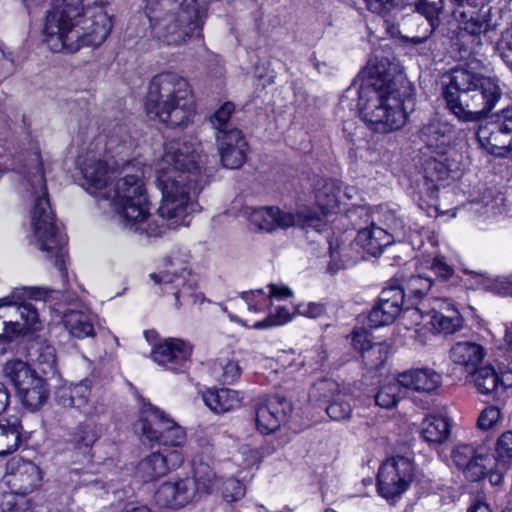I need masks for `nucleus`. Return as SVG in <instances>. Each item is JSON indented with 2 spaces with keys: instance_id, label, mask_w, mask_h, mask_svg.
<instances>
[{
  "instance_id": "f257e3e1",
  "label": "nucleus",
  "mask_w": 512,
  "mask_h": 512,
  "mask_svg": "<svg viewBox=\"0 0 512 512\" xmlns=\"http://www.w3.org/2000/svg\"><path fill=\"white\" fill-rule=\"evenodd\" d=\"M203 159L198 143L173 140L154 164L155 186L161 193L158 217L151 213L145 187V166L118 163L113 157L88 152L79 159L81 186L100 208L110 207L125 230L146 237L161 236L169 226H187L196 207L197 176Z\"/></svg>"
},
{
  "instance_id": "f03ea898",
  "label": "nucleus",
  "mask_w": 512,
  "mask_h": 512,
  "mask_svg": "<svg viewBox=\"0 0 512 512\" xmlns=\"http://www.w3.org/2000/svg\"><path fill=\"white\" fill-rule=\"evenodd\" d=\"M112 27L102 0H61L46 15L43 41L52 52L75 53L101 46Z\"/></svg>"
},
{
  "instance_id": "7ed1b4c3",
  "label": "nucleus",
  "mask_w": 512,
  "mask_h": 512,
  "mask_svg": "<svg viewBox=\"0 0 512 512\" xmlns=\"http://www.w3.org/2000/svg\"><path fill=\"white\" fill-rule=\"evenodd\" d=\"M363 78L373 88L367 98L360 93L359 117L380 133L401 128L407 118L406 103L413 102L412 88L402 77L394 78L387 59L370 60Z\"/></svg>"
},
{
  "instance_id": "20e7f679",
  "label": "nucleus",
  "mask_w": 512,
  "mask_h": 512,
  "mask_svg": "<svg viewBox=\"0 0 512 512\" xmlns=\"http://www.w3.org/2000/svg\"><path fill=\"white\" fill-rule=\"evenodd\" d=\"M502 95L496 78L464 68L452 71L450 82L443 92L447 108L463 122H477L488 117Z\"/></svg>"
},
{
  "instance_id": "39448f33",
  "label": "nucleus",
  "mask_w": 512,
  "mask_h": 512,
  "mask_svg": "<svg viewBox=\"0 0 512 512\" xmlns=\"http://www.w3.org/2000/svg\"><path fill=\"white\" fill-rule=\"evenodd\" d=\"M204 12L197 0H149L151 37L164 46H180L202 29Z\"/></svg>"
},
{
  "instance_id": "423d86ee",
  "label": "nucleus",
  "mask_w": 512,
  "mask_h": 512,
  "mask_svg": "<svg viewBox=\"0 0 512 512\" xmlns=\"http://www.w3.org/2000/svg\"><path fill=\"white\" fill-rule=\"evenodd\" d=\"M145 110L167 126H187L195 114L188 81L175 72L155 75L148 86Z\"/></svg>"
},
{
  "instance_id": "0eeeda50",
  "label": "nucleus",
  "mask_w": 512,
  "mask_h": 512,
  "mask_svg": "<svg viewBox=\"0 0 512 512\" xmlns=\"http://www.w3.org/2000/svg\"><path fill=\"white\" fill-rule=\"evenodd\" d=\"M38 162L33 173H29L26 185L32 188L35 197L30 211V225L37 247L47 253L48 257H55V265L62 270L64 266L65 235L55 224L54 214L47 198L46 182L39 154L35 153Z\"/></svg>"
},
{
  "instance_id": "6e6552de",
  "label": "nucleus",
  "mask_w": 512,
  "mask_h": 512,
  "mask_svg": "<svg viewBox=\"0 0 512 512\" xmlns=\"http://www.w3.org/2000/svg\"><path fill=\"white\" fill-rule=\"evenodd\" d=\"M453 16L457 22V44L461 50L471 54H478L483 44L488 42L489 33L497 28L492 7L485 0L458 4Z\"/></svg>"
},
{
  "instance_id": "1a4fd4ad",
  "label": "nucleus",
  "mask_w": 512,
  "mask_h": 512,
  "mask_svg": "<svg viewBox=\"0 0 512 512\" xmlns=\"http://www.w3.org/2000/svg\"><path fill=\"white\" fill-rule=\"evenodd\" d=\"M43 328L38 309L19 290L0 298V344H10Z\"/></svg>"
},
{
  "instance_id": "9d476101",
  "label": "nucleus",
  "mask_w": 512,
  "mask_h": 512,
  "mask_svg": "<svg viewBox=\"0 0 512 512\" xmlns=\"http://www.w3.org/2000/svg\"><path fill=\"white\" fill-rule=\"evenodd\" d=\"M2 373L15 387L17 396L27 409L37 410L46 402L47 383L26 362L10 359L3 365Z\"/></svg>"
},
{
  "instance_id": "9b49d317",
  "label": "nucleus",
  "mask_w": 512,
  "mask_h": 512,
  "mask_svg": "<svg viewBox=\"0 0 512 512\" xmlns=\"http://www.w3.org/2000/svg\"><path fill=\"white\" fill-rule=\"evenodd\" d=\"M136 429L151 448L159 447L169 451L178 449L186 442L185 430L156 407L143 412Z\"/></svg>"
},
{
  "instance_id": "f8f14e48",
  "label": "nucleus",
  "mask_w": 512,
  "mask_h": 512,
  "mask_svg": "<svg viewBox=\"0 0 512 512\" xmlns=\"http://www.w3.org/2000/svg\"><path fill=\"white\" fill-rule=\"evenodd\" d=\"M451 457L455 466L469 481H479L488 475L492 485L502 484L503 473L493 470L495 458L486 447L459 444L453 449Z\"/></svg>"
},
{
  "instance_id": "ddd939ff",
  "label": "nucleus",
  "mask_w": 512,
  "mask_h": 512,
  "mask_svg": "<svg viewBox=\"0 0 512 512\" xmlns=\"http://www.w3.org/2000/svg\"><path fill=\"white\" fill-rule=\"evenodd\" d=\"M477 139L488 153L512 157V106L502 109L490 124L479 127Z\"/></svg>"
},
{
  "instance_id": "4468645a",
  "label": "nucleus",
  "mask_w": 512,
  "mask_h": 512,
  "mask_svg": "<svg viewBox=\"0 0 512 512\" xmlns=\"http://www.w3.org/2000/svg\"><path fill=\"white\" fill-rule=\"evenodd\" d=\"M414 478V463L407 457L388 458L379 468L377 489L379 494L392 499L404 493Z\"/></svg>"
},
{
  "instance_id": "2eb2a0df",
  "label": "nucleus",
  "mask_w": 512,
  "mask_h": 512,
  "mask_svg": "<svg viewBox=\"0 0 512 512\" xmlns=\"http://www.w3.org/2000/svg\"><path fill=\"white\" fill-rule=\"evenodd\" d=\"M406 293L396 282H389L380 292L378 301L367 314L357 316V322L374 329L389 325L402 312Z\"/></svg>"
},
{
  "instance_id": "dca6fc26",
  "label": "nucleus",
  "mask_w": 512,
  "mask_h": 512,
  "mask_svg": "<svg viewBox=\"0 0 512 512\" xmlns=\"http://www.w3.org/2000/svg\"><path fill=\"white\" fill-rule=\"evenodd\" d=\"M244 214L255 229L263 232H273L276 229H288L297 225L309 226L318 218L304 212L293 213L278 207H246Z\"/></svg>"
},
{
  "instance_id": "f3484780",
  "label": "nucleus",
  "mask_w": 512,
  "mask_h": 512,
  "mask_svg": "<svg viewBox=\"0 0 512 512\" xmlns=\"http://www.w3.org/2000/svg\"><path fill=\"white\" fill-rule=\"evenodd\" d=\"M293 412L292 402L285 396L272 395L259 399L255 406L257 430L272 434L287 424Z\"/></svg>"
},
{
  "instance_id": "a211bd4d",
  "label": "nucleus",
  "mask_w": 512,
  "mask_h": 512,
  "mask_svg": "<svg viewBox=\"0 0 512 512\" xmlns=\"http://www.w3.org/2000/svg\"><path fill=\"white\" fill-rule=\"evenodd\" d=\"M197 501L196 489L189 476L162 483L154 494V502L160 508L177 510Z\"/></svg>"
},
{
  "instance_id": "6ab92c4d",
  "label": "nucleus",
  "mask_w": 512,
  "mask_h": 512,
  "mask_svg": "<svg viewBox=\"0 0 512 512\" xmlns=\"http://www.w3.org/2000/svg\"><path fill=\"white\" fill-rule=\"evenodd\" d=\"M191 354L192 346L179 338L164 339L151 350L154 362L175 372L188 368Z\"/></svg>"
},
{
  "instance_id": "aec40b11",
  "label": "nucleus",
  "mask_w": 512,
  "mask_h": 512,
  "mask_svg": "<svg viewBox=\"0 0 512 512\" xmlns=\"http://www.w3.org/2000/svg\"><path fill=\"white\" fill-rule=\"evenodd\" d=\"M40 480L39 468L31 461L17 457L8 461L4 481L13 493H30L39 485Z\"/></svg>"
},
{
  "instance_id": "412c9836",
  "label": "nucleus",
  "mask_w": 512,
  "mask_h": 512,
  "mask_svg": "<svg viewBox=\"0 0 512 512\" xmlns=\"http://www.w3.org/2000/svg\"><path fill=\"white\" fill-rule=\"evenodd\" d=\"M189 272L185 265L176 260H170L167 268L159 273H151L150 278L157 284L164 285L165 292L173 290L175 296V307L179 309L184 301L193 297V288L187 284Z\"/></svg>"
},
{
  "instance_id": "4be33fe9",
  "label": "nucleus",
  "mask_w": 512,
  "mask_h": 512,
  "mask_svg": "<svg viewBox=\"0 0 512 512\" xmlns=\"http://www.w3.org/2000/svg\"><path fill=\"white\" fill-rule=\"evenodd\" d=\"M184 461L179 449L167 450L159 448L144 458L138 466V474L143 481H153L166 475L171 469H176Z\"/></svg>"
},
{
  "instance_id": "5701e85b",
  "label": "nucleus",
  "mask_w": 512,
  "mask_h": 512,
  "mask_svg": "<svg viewBox=\"0 0 512 512\" xmlns=\"http://www.w3.org/2000/svg\"><path fill=\"white\" fill-rule=\"evenodd\" d=\"M221 163L229 169L240 168L246 160L247 142L237 128L216 133Z\"/></svg>"
},
{
  "instance_id": "b1692460",
  "label": "nucleus",
  "mask_w": 512,
  "mask_h": 512,
  "mask_svg": "<svg viewBox=\"0 0 512 512\" xmlns=\"http://www.w3.org/2000/svg\"><path fill=\"white\" fill-rule=\"evenodd\" d=\"M429 302L430 313H427L429 323L437 333L453 334L463 327V318L458 310L447 300L433 298Z\"/></svg>"
},
{
  "instance_id": "393cba45",
  "label": "nucleus",
  "mask_w": 512,
  "mask_h": 512,
  "mask_svg": "<svg viewBox=\"0 0 512 512\" xmlns=\"http://www.w3.org/2000/svg\"><path fill=\"white\" fill-rule=\"evenodd\" d=\"M360 331H354V352L360 354V360L363 365L372 370L383 365L387 359L388 349L384 342L373 341L367 327V322L362 324Z\"/></svg>"
},
{
  "instance_id": "a878e982",
  "label": "nucleus",
  "mask_w": 512,
  "mask_h": 512,
  "mask_svg": "<svg viewBox=\"0 0 512 512\" xmlns=\"http://www.w3.org/2000/svg\"><path fill=\"white\" fill-rule=\"evenodd\" d=\"M340 186L336 181L321 179L317 182L314 191L315 204L320 210V214L316 212L303 211L305 214L317 215L310 226L314 225V222H319L320 217L330 213H334L339 208L340 204Z\"/></svg>"
},
{
  "instance_id": "bb28decb",
  "label": "nucleus",
  "mask_w": 512,
  "mask_h": 512,
  "mask_svg": "<svg viewBox=\"0 0 512 512\" xmlns=\"http://www.w3.org/2000/svg\"><path fill=\"white\" fill-rule=\"evenodd\" d=\"M449 356L455 365L472 374L483 361L485 349L476 342L459 341L451 347Z\"/></svg>"
},
{
  "instance_id": "cd10ccee",
  "label": "nucleus",
  "mask_w": 512,
  "mask_h": 512,
  "mask_svg": "<svg viewBox=\"0 0 512 512\" xmlns=\"http://www.w3.org/2000/svg\"><path fill=\"white\" fill-rule=\"evenodd\" d=\"M473 383L478 393L495 396L499 389H506L512 385V373L499 375L492 366L477 368L472 374Z\"/></svg>"
},
{
  "instance_id": "c85d7f7f",
  "label": "nucleus",
  "mask_w": 512,
  "mask_h": 512,
  "mask_svg": "<svg viewBox=\"0 0 512 512\" xmlns=\"http://www.w3.org/2000/svg\"><path fill=\"white\" fill-rule=\"evenodd\" d=\"M443 8V0H419L417 3V11L420 15L425 17L420 23L424 32L421 35L405 37V41L412 44H421L428 40L439 24V15L443 11Z\"/></svg>"
},
{
  "instance_id": "c756f323",
  "label": "nucleus",
  "mask_w": 512,
  "mask_h": 512,
  "mask_svg": "<svg viewBox=\"0 0 512 512\" xmlns=\"http://www.w3.org/2000/svg\"><path fill=\"white\" fill-rule=\"evenodd\" d=\"M189 477L196 489L198 500L204 495H209L219 490L221 480L209 462L195 460L193 462L192 476Z\"/></svg>"
},
{
  "instance_id": "7c9ffc66",
  "label": "nucleus",
  "mask_w": 512,
  "mask_h": 512,
  "mask_svg": "<svg viewBox=\"0 0 512 512\" xmlns=\"http://www.w3.org/2000/svg\"><path fill=\"white\" fill-rule=\"evenodd\" d=\"M451 132V126L434 119L423 125L419 136L429 149L442 154L450 144Z\"/></svg>"
},
{
  "instance_id": "2f4dec72",
  "label": "nucleus",
  "mask_w": 512,
  "mask_h": 512,
  "mask_svg": "<svg viewBox=\"0 0 512 512\" xmlns=\"http://www.w3.org/2000/svg\"><path fill=\"white\" fill-rule=\"evenodd\" d=\"M399 378L400 384H402L403 387L419 392H432L436 390L442 382L441 375L428 368L404 372L399 375Z\"/></svg>"
},
{
  "instance_id": "473e14b6",
  "label": "nucleus",
  "mask_w": 512,
  "mask_h": 512,
  "mask_svg": "<svg viewBox=\"0 0 512 512\" xmlns=\"http://www.w3.org/2000/svg\"><path fill=\"white\" fill-rule=\"evenodd\" d=\"M242 397L238 391L222 388L210 389L203 393L205 405L214 413H225L241 405Z\"/></svg>"
},
{
  "instance_id": "72a5a7b5",
  "label": "nucleus",
  "mask_w": 512,
  "mask_h": 512,
  "mask_svg": "<svg viewBox=\"0 0 512 512\" xmlns=\"http://www.w3.org/2000/svg\"><path fill=\"white\" fill-rule=\"evenodd\" d=\"M392 236L383 228L371 225L357 233V244L372 256H378L392 243Z\"/></svg>"
},
{
  "instance_id": "f704fd0d",
  "label": "nucleus",
  "mask_w": 512,
  "mask_h": 512,
  "mask_svg": "<svg viewBox=\"0 0 512 512\" xmlns=\"http://www.w3.org/2000/svg\"><path fill=\"white\" fill-rule=\"evenodd\" d=\"M450 423L448 418L439 415H430L421 423V436L430 444H441L450 435Z\"/></svg>"
},
{
  "instance_id": "c9c22d12",
  "label": "nucleus",
  "mask_w": 512,
  "mask_h": 512,
  "mask_svg": "<svg viewBox=\"0 0 512 512\" xmlns=\"http://www.w3.org/2000/svg\"><path fill=\"white\" fill-rule=\"evenodd\" d=\"M22 425L17 419H0V456L15 452L22 442Z\"/></svg>"
},
{
  "instance_id": "e433bc0d",
  "label": "nucleus",
  "mask_w": 512,
  "mask_h": 512,
  "mask_svg": "<svg viewBox=\"0 0 512 512\" xmlns=\"http://www.w3.org/2000/svg\"><path fill=\"white\" fill-rule=\"evenodd\" d=\"M90 395L91 383L85 379L62 390L59 402L63 407L84 410L88 406Z\"/></svg>"
},
{
  "instance_id": "4c0bfd02",
  "label": "nucleus",
  "mask_w": 512,
  "mask_h": 512,
  "mask_svg": "<svg viewBox=\"0 0 512 512\" xmlns=\"http://www.w3.org/2000/svg\"><path fill=\"white\" fill-rule=\"evenodd\" d=\"M63 324L69 334L83 339L94 335L91 317L82 311L70 310L63 316Z\"/></svg>"
},
{
  "instance_id": "58836bf2",
  "label": "nucleus",
  "mask_w": 512,
  "mask_h": 512,
  "mask_svg": "<svg viewBox=\"0 0 512 512\" xmlns=\"http://www.w3.org/2000/svg\"><path fill=\"white\" fill-rule=\"evenodd\" d=\"M230 304L234 308L246 307L250 313L263 312L270 303L268 293L263 289L242 292L239 298L231 299Z\"/></svg>"
},
{
  "instance_id": "ea45409f",
  "label": "nucleus",
  "mask_w": 512,
  "mask_h": 512,
  "mask_svg": "<svg viewBox=\"0 0 512 512\" xmlns=\"http://www.w3.org/2000/svg\"><path fill=\"white\" fill-rule=\"evenodd\" d=\"M402 387L403 385L400 384V378H398L397 381L385 384L375 395L376 404L386 409L394 407L400 399V391Z\"/></svg>"
},
{
  "instance_id": "a19ab883",
  "label": "nucleus",
  "mask_w": 512,
  "mask_h": 512,
  "mask_svg": "<svg viewBox=\"0 0 512 512\" xmlns=\"http://www.w3.org/2000/svg\"><path fill=\"white\" fill-rule=\"evenodd\" d=\"M432 287V279L424 277L422 275L410 276L403 287L406 293V297L423 299Z\"/></svg>"
},
{
  "instance_id": "79ce46f5",
  "label": "nucleus",
  "mask_w": 512,
  "mask_h": 512,
  "mask_svg": "<svg viewBox=\"0 0 512 512\" xmlns=\"http://www.w3.org/2000/svg\"><path fill=\"white\" fill-rule=\"evenodd\" d=\"M96 440L97 433L90 424L79 425L72 434L73 444L83 453H87Z\"/></svg>"
},
{
  "instance_id": "37998d69",
  "label": "nucleus",
  "mask_w": 512,
  "mask_h": 512,
  "mask_svg": "<svg viewBox=\"0 0 512 512\" xmlns=\"http://www.w3.org/2000/svg\"><path fill=\"white\" fill-rule=\"evenodd\" d=\"M295 311L290 312L286 307L279 306L275 312L270 313L263 321L255 322L251 327L255 329H266L284 325L293 320Z\"/></svg>"
},
{
  "instance_id": "c03bdc74",
  "label": "nucleus",
  "mask_w": 512,
  "mask_h": 512,
  "mask_svg": "<svg viewBox=\"0 0 512 512\" xmlns=\"http://www.w3.org/2000/svg\"><path fill=\"white\" fill-rule=\"evenodd\" d=\"M38 365L43 373H55L57 369L56 349L53 345L42 342L37 350Z\"/></svg>"
},
{
  "instance_id": "a18cd8bd",
  "label": "nucleus",
  "mask_w": 512,
  "mask_h": 512,
  "mask_svg": "<svg viewBox=\"0 0 512 512\" xmlns=\"http://www.w3.org/2000/svg\"><path fill=\"white\" fill-rule=\"evenodd\" d=\"M426 301H421L415 307H406L403 309L402 314V323L407 329H412L422 323V321L428 318L427 313H430V310H427Z\"/></svg>"
},
{
  "instance_id": "49530a36",
  "label": "nucleus",
  "mask_w": 512,
  "mask_h": 512,
  "mask_svg": "<svg viewBox=\"0 0 512 512\" xmlns=\"http://www.w3.org/2000/svg\"><path fill=\"white\" fill-rule=\"evenodd\" d=\"M220 492L224 501L232 503L242 499L246 489L238 479L231 477L222 481Z\"/></svg>"
},
{
  "instance_id": "de8ad7c7",
  "label": "nucleus",
  "mask_w": 512,
  "mask_h": 512,
  "mask_svg": "<svg viewBox=\"0 0 512 512\" xmlns=\"http://www.w3.org/2000/svg\"><path fill=\"white\" fill-rule=\"evenodd\" d=\"M215 377L224 383H233L240 376V367L237 362L227 360L225 363L219 362L213 368Z\"/></svg>"
},
{
  "instance_id": "09e8293b",
  "label": "nucleus",
  "mask_w": 512,
  "mask_h": 512,
  "mask_svg": "<svg viewBox=\"0 0 512 512\" xmlns=\"http://www.w3.org/2000/svg\"><path fill=\"white\" fill-rule=\"evenodd\" d=\"M234 104L226 102L221 105L211 117V123L217 132L229 131L227 124L234 112Z\"/></svg>"
},
{
  "instance_id": "8fccbe9b",
  "label": "nucleus",
  "mask_w": 512,
  "mask_h": 512,
  "mask_svg": "<svg viewBox=\"0 0 512 512\" xmlns=\"http://www.w3.org/2000/svg\"><path fill=\"white\" fill-rule=\"evenodd\" d=\"M295 313L310 319H318L326 315L327 307L323 302L299 303L295 306Z\"/></svg>"
},
{
  "instance_id": "3c124183",
  "label": "nucleus",
  "mask_w": 512,
  "mask_h": 512,
  "mask_svg": "<svg viewBox=\"0 0 512 512\" xmlns=\"http://www.w3.org/2000/svg\"><path fill=\"white\" fill-rule=\"evenodd\" d=\"M424 172L425 178L430 182L442 181L449 176L448 168L441 161L436 159L426 161Z\"/></svg>"
},
{
  "instance_id": "603ef678",
  "label": "nucleus",
  "mask_w": 512,
  "mask_h": 512,
  "mask_svg": "<svg viewBox=\"0 0 512 512\" xmlns=\"http://www.w3.org/2000/svg\"><path fill=\"white\" fill-rule=\"evenodd\" d=\"M334 386L333 381L326 379L316 382L309 391V400L315 403L327 400L331 396Z\"/></svg>"
},
{
  "instance_id": "864d4df0",
  "label": "nucleus",
  "mask_w": 512,
  "mask_h": 512,
  "mask_svg": "<svg viewBox=\"0 0 512 512\" xmlns=\"http://www.w3.org/2000/svg\"><path fill=\"white\" fill-rule=\"evenodd\" d=\"M500 410L495 406L486 407L478 418V426L483 430L492 428L500 420Z\"/></svg>"
},
{
  "instance_id": "5fc2aeb1",
  "label": "nucleus",
  "mask_w": 512,
  "mask_h": 512,
  "mask_svg": "<svg viewBox=\"0 0 512 512\" xmlns=\"http://www.w3.org/2000/svg\"><path fill=\"white\" fill-rule=\"evenodd\" d=\"M498 50L500 57L512 70V25L503 33Z\"/></svg>"
},
{
  "instance_id": "6e6d98bb",
  "label": "nucleus",
  "mask_w": 512,
  "mask_h": 512,
  "mask_svg": "<svg viewBox=\"0 0 512 512\" xmlns=\"http://www.w3.org/2000/svg\"><path fill=\"white\" fill-rule=\"evenodd\" d=\"M367 8L373 13L386 16L387 13L397 8L401 0H364Z\"/></svg>"
},
{
  "instance_id": "4d7b16f0",
  "label": "nucleus",
  "mask_w": 512,
  "mask_h": 512,
  "mask_svg": "<svg viewBox=\"0 0 512 512\" xmlns=\"http://www.w3.org/2000/svg\"><path fill=\"white\" fill-rule=\"evenodd\" d=\"M430 269L443 280L449 279L454 274L453 267L442 255H437L433 258Z\"/></svg>"
},
{
  "instance_id": "13d9d810",
  "label": "nucleus",
  "mask_w": 512,
  "mask_h": 512,
  "mask_svg": "<svg viewBox=\"0 0 512 512\" xmlns=\"http://www.w3.org/2000/svg\"><path fill=\"white\" fill-rule=\"evenodd\" d=\"M351 406L349 403H343L339 401H335L331 403L327 408L326 412L328 416L333 420H345L350 417L351 414Z\"/></svg>"
},
{
  "instance_id": "bf43d9fd",
  "label": "nucleus",
  "mask_w": 512,
  "mask_h": 512,
  "mask_svg": "<svg viewBox=\"0 0 512 512\" xmlns=\"http://www.w3.org/2000/svg\"><path fill=\"white\" fill-rule=\"evenodd\" d=\"M496 453L498 458L510 459L512 458V432L507 431L503 433L496 444Z\"/></svg>"
},
{
  "instance_id": "052dcab7",
  "label": "nucleus",
  "mask_w": 512,
  "mask_h": 512,
  "mask_svg": "<svg viewBox=\"0 0 512 512\" xmlns=\"http://www.w3.org/2000/svg\"><path fill=\"white\" fill-rule=\"evenodd\" d=\"M239 453L242 457V462L245 468L258 466L262 460L260 451L247 445L242 446Z\"/></svg>"
},
{
  "instance_id": "680f3d73",
  "label": "nucleus",
  "mask_w": 512,
  "mask_h": 512,
  "mask_svg": "<svg viewBox=\"0 0 512 512\" xmlns=\"http://www.w3.org/2000/svg\"><path fill=\"white\" fill-rule=\"evenodd\" d=\"M267 293L270 299L284 300L293 295V291L287 286L270 284L267 286Z\"/></svg>"
},
{
  "instance_id": "e2e57ef3",
  "label": "nucleus",
  "mask_w": 512,
  "mask_h": 512,
  "mask_svg": "<svg viewBox=\"0 0 512 512\" xmlns=\"http://www.w3.org/2000/svg\"><path fill=\"white\" fill-rule=\"evenodd\" d=\"M10 402V395L6 386L0 382V414L3 413Z\"/></svg>"
},
{
  "instance_id": "0e129e2a",
  "label": "nucleus",
  "mask_w": 512,
  "mask_h": 512,
  "mask_svg": "<svg viewBox=\"0 0 512 512\" xmlns=\"http://www.w3.org/2000/svg\"><path fill=\"white\" fill-rule=\"evenodd\" d=\"M384 23L386 25L387 31L391 36L396 37L400 34L398 27H396L394 24H391L388 19H384Z\"/></svg>"
},
{
  "instance_id": "69168bd1",
  "label": "nucleus",
  "mask_w": 512,
  "mask_h": 512,
  "mask_svg": "<svg viewBox=\"0 0 512 512\" xmlns=\"http://www.w3.org/2000/svg\"><path fill=\"white\" fill-rule=\"evenodd\" d=\"M482 209L484 210L483 212H481V215L483 216H486L488 218H490L491 216H495L496 215V208H495V205H489L487 204L485 207H482Z\"/></svg>"
},
{
  "instance_id": "338daca9",
  "label": "nucleus",
  "mask_w": 512,
  "mask_h": 512,
  "mask_svg": "<svg viewBox=\"0 0 512 512\" xmlns=\"http://www.w3.org/2000/svg\"><path fill=\"white\" fill-rule=\"evenodd\" d=\"M468 512H490V509L485 504H477L474 507L470 508Z\"/></svg>"
},
{
  "instance_id": "774afa93",
  "label": "nucleus",
  "mask_w": 512,
  "mask_h": 512,
  "mask_svg": "<svg viewBox=\"0 0 512 512\" xmlns=\"http://www.w3.org/2000/svg\"><path fill=\"white\" fill-rule=\"evenodd\" d=\"M125 512H152V511L147 506L142 505V506L127 508Z\"/></svg>"
}]
</instances>
